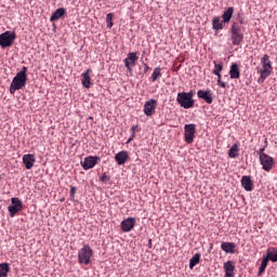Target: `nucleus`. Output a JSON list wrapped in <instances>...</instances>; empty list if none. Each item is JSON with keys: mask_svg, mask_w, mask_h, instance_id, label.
Instances as JSON below:
<instances>
[{"mask_svg": "<svg viewBox=\"0 0 277 277\" xmlns=\"http://www.w3.org/2000/svg\"><path fill=\"white\" fill-rule=\"evenodd\" d=\"M27 85V67L24 66L13 78L10 85V93L14 94L17 90H23Z\"/></svg>", "mask_w": 277, "mask_h": 277, "instance_id": "obj_1", "label": "nucleus"}, {"mask_svg": "<svg viewBox=\"0 0 277 277\" xmlns=\"http://www.w3.org/2000/svg\"><path fill=\"white\" fill-rule=\"evenodd\" d=\"M176 103H179L183 109H192L196 104V101H194V91L177 93Z\"/></svg>", "mask_w": 277, "mask_h": 277, "instance_id": "obj_2", "label": "nucleus"}, {"mask_svg": "<svg viewBox=\"0 0 277 277\" xmlns=\"http://www.w3.org/2000/svg\"><path fill=\"white\" fill-rule=\"evenodd\" d=\"M230 40L234 47H240L243 42V28L237 22H234L230 26Z\"/></svg>", "mask_w": 277, "mask_h": 277, "instance_id": "obj_3", "label": "nucleus"}, {"mask_svg": "<svg viewBox=\"0 0 277 277\" xmlns=\"http://www.w3.org/2000/svg\"><path fill=\"white\" fill-rule=\"evenodd\" d=\"M261 64L263 69L259 70L260 78L258 79V83H263V81L272 75V61H269V55L264 54L261 58Z\"/></svg>", "mask_w": 277, "mask_h": 277, "instance_id": "obj_4", "label": "nucleus"}, {"mask_svg": "<svg viewBox=\"0 0 277 277\" xmlns=\"http://www.w3.org/2000/svg\"><path fill=\"white\" fill-rule=\"evenodd\" d=\"M94 251L89 245H84L78 252V263L80 265H90Z\"/></svg>", "mask_w": 277, "mask_h": 277, "instance_id": "obj_5", "label": "nucleus"}, {"mask_svg": "<svg viewBox=\"0 0 277 277\" xmlns=\"http://www.w3.org/2000/svg\"><path fill=\"white\" fill-rule=\"evenodd\" d=\"M16 40V32L6 30L0 35V47L2 49H8V47H12L14 41Z\"/></svg>", "mask_w": 277, "mask_h": 277, "instance_id": "obj_6", "label": "nucleus"}, {"mask_svg": "<svg viewBox=\"0 0 277 277\" xmlns=\"http://www.w3.org/2000/svg\"><path fill=\"white\" fill-rule=\"evenodd\" d=\"M8 211L10 213V217H14L16 213L23 211V201L18 199V197L11 198V205L8 207Z\"/></svg>", "mask_w": 277, "mask_h": 277, "instance_id": "obj_7", "label": "nucleus"}, {"mask_svg": "<svg viewBox=\"0 0 277 277\" xmlns=\"http://www.w3.org/2000/svg\"><path fill=\"white\" fill-rule=\"evenodd\" d=\"M196 137V124L188 123L184 126V141L192 144Z\"/></svg>", "mask_w": 277, "mask_h": 277, "instance_id": "obj_8", "label": "nucleus"}, {"mask_svg": "<svg viewBox=\"0 0 277 277\" xmlns=\"http://www.w3.org/2000/svg\"><path fill=\"white\" fill-rule=\"evenodd\" d=\"M260 163L262 166V170H264L265 172H271L274 168V158L269 155H263L260 158Z\"/></svg>", "mask_w": 277, "mask_h": 277, "instance_id": "obj_9", "label": "nucleus"}, {"mask_svg": "<svg viewBox=\"0 0 277 277\" xmlns=\"http://www.w3.org/2000/svg\"><path fill=\"white\" fill-rule=\"evenodd\" d=\"M98 161H101V157L89 156L85 157L83 161H81V167L83 168V170H92V168H94V166H96Z\"/></svg>", "mask_w": 277, "mask_h": 277, "instance_id": "obj_10", "label": "nucleus"}, {"mask_svg": "<svg viewBox=\"0 0 277 277\" xmlns=\"http://www.w3.org/2000/svg\"><path fill=\"white\" fill-rule=\"evenodd\" d=\"M138 60L136 52H130L128 57L123 60V64L129 72H133L131 66H135V62Z\"/></svg>", "mask_w": 277, "mask_h": 277, "instance_id": "obj_11", "label": "nucleus"}, {"mask_svg": "<svg viewBox=\"0 0 277 277\" xmlns=\"http://www.w3.org/2000/svg\"><path fill=\"white\" fill-rule=\"evenodd\" d=\"M155 109H157V100L151 98L147 102H145L144 105V114L145 116H153V114H155Z\"/></svg>", "mask_w": 277, "mask_h": 277, "instance_id": "obj_12", "label": "nucleus"}, {"mask_svg": "<svg viewBox=\"0 0 277 277\" xmlns=\"http://www.w3.org/2000/svg\"><path fill=\"white\" fill-rule=\"evenodd\" d=\"M135 228V217H128L121 222V230L123 233H131Z\"/></svg>", "mask_w": 277, "mask_h": 277, "instance_id": "obj_13", "label": "nucleus"}, {"mask_svg": "<svg viewBox=\"0 0 277 277\" xmlns=\"http://www.w3.org/2000/svg\"><path fill=\"white\" fill-rule=\"evenodd\" d=\"M198 98H202L208 105H211L213 103V93H211V90H199L197 92Z\"/></svg>", "mask_w": 277, "mask_h": 277, "instance_id": "obj_14", "label": "nucleus"}, {"mask_svg": "<svg viewBox=\"0 0 277 277\" xmlns=\"http://www.w3.org/2000/svg\"><path fill=\"white\" fill-rule=\"evenodd\" d=\"M23 163L26 170H31L36 163V156L34 154H26L23 156Z\"/></svg>", "mask_w": 277, "mask_h": 277, "instance_id": "obj_15", "label": "nucleus"}, {"mask_svg": "<svg viewBox=\"0 0 277 277\" xmlns=\"http://www.w3.org/2000/svg\"><path fill=\"white\" fill-rule=\"evenodd\" d=\"M241 185L245 192H252V189H254V182H252V177L250 175H243L241 177Z\"/></svg>", "mask_w": 277, "mask_h": 277, "instance_id": "obj_16", "label": "nucleus"}, {"mask_svg": "<svg viewBox=\"0 0 277 277\" xmlns=\"http://www.w3.org/2000/svg\"><path fill=\"white\" fill-rule=\"evenodd\" d=\"M115 161H117L118 166H124L127 161H129V151L121 150L115 155Z\"/></svg>", "mask_w": 277, "mask_h": 277, "instance_id": "obj_17", "label": "nucleus"}, {"mask_svg": "<svg viewBox=\"0 0 277 277\" xmlns=\"http://www.w3.org/2000/svg\"><path fill=\"white\" fill-rule=\"evenodd\" d=\"M92 72V69H87V72H82L81 77V83L84 88L90 89L92 85V78L90 77V74Z\"/></svg>", "mask_w": 277, "mask_h": 277, "instance_id": "obj_18", "label": "nucleus"}, {"mask_svg": "<svg viewBox=\"0 0 277 277\" xmlns=\"http://www.w3.org/2000/svg\"><path fill=\"white\" fill-rule=\"evenodd\" d=\"M235 248H237L235 242H222L221 245V250L226 254H235Z\"/></svg>", "mask_w": 277, "mask_h": 277, "instance_id": "obj_19", "label": "nucleus"}, {"mask_svg": "<svg viewBox=\"0 0 277 277\" xmlns=\"http://www.w3.org/2000/svg\"><path fill=\"white\" fill-rule=\"evenodd\" d=\"M230 79H239L241 77V71L239 70V65L237 63H233L229 69Z\"/></svg>", "mask_w": 277, "mask_h": 277, "instance_id": "obj_20", "label": "nucleus"}, {"mask_svg": "<svg viewBox=\"0 0 277 277\" xmlns=\"http://www.w3.org/2000/svg\"><path fill=\"white\" fill-rule=\"evenodd\" d=\"M66 14V9L58 8L55 12L51 15L50 21L51 23H55V21H60Z\"/></svg>", "mask_w": 277, "mask_h": 277, "instance_id": "obj_21", "label": "nucleus"}, {"mask_svg": "<svg viewBox=\"0 0 277 277\" xmlns=\"http://www.w3.org/2000/svg\"><path fill=\"white\" fill-rule=\"evenodd\" d=\"M233 14H235V8L234 6L227 8L222 15L223 23H230V18H233Z\"/></svg>", "mask_w": 277, "mask_h": 277, "instance_id": "obj_22", "label": "nucleus"}, {"mask_svg": "<svg viewBox=\"0 0 277 277\" xmlns=\"http://www.w3.org/2000/svg\"><path fill=\"white\" fill-rule=\"evenodd\" d=\"M212 29H214V31H220V29H224V21L220 22V16L213 17Z\"/></svg>", "mask_w": 277, "mask_h": 277, "instance_id": "obj_23", "label": "nucleus"}, {"mask_svg": "<svg viewBox=\"0 0 277 277\" xmlns=\"http://www.w3.org/2000/svg\"><path fill=\"white\" fill-rule=\"evenodd\" d=\"M239 147L237 146V144H234L229 150H228V157H230L232 159H236V157H239Z\"/></svg>", "mask_w": 277, "mask_h": 277, "instance_id": "obj_24", "label": "nucleus"}, {"mask_svg": "<svg viewBox=\"0 0 277 277\" xmlns=\"http://www.w3.org/2000/svg\"><path fill=\"white\" fill-rule=\"evenodd\" d=\"M200 263V253H196L190 260H189V269H194Z\"/></svg>", "mask_w": 277, "mask_h": 277, "instance_id": "obj_25", "label": "nucleus"}, {"mask_svg": "<svg viewBox=\"0 0 277 277\" xmlns=\"http://www.w3.org/2000/svg\"><path fill=\"white\" fill-rule=\"evenodd\" d=\"M9 272H10V264L8 263L0 264V277H8Z\"/></svg>", "mask_w": 277, "mask_h": 277, "instance_id": "obj_26", "label": "nucleus"}, {"mask_svg": "<svg viewBox=\"0 0 277 277\" xmlns=\"http://www.w3.org/2000/svg\"><path fill=\"white\" fill-rule=\"evenodd\" d=\"M106 24H107V29H111V27H114V13H108L106 15Z\"/></svg>", "mask_w": 277, "mask_h": 277, "instance_id": "obj_27", "label": "nucleus"}, {"mask_svg": "<svg viewBox=\"0 0 277 277\" xmlns=\"http://www.w3.org/2000/svg\"><path fill=\"white\" fill-rule=\"evenodd\" d=\"M161 77V67H156L151 74V80L157 81Z\"/></svg>", "mask_w": 277, "mask_h": 277, "instance_id": "obj_28", "label": "nucleus"}, {"mask_svg": "<svg viewBox=\"0 0 277 277\" xmlns=\"http://www.w3.org/2000/svg\"><path fill=\"white\" fill-rule=\"evenodd\" d=\"M236 21L237 23H239V25H246V16L243 14V12H238L236 15Z\"/></svg>", "mask_w": 277, "mask_h": 277, "instance_id": "obj_29", "label": "nucleus"}, {"mask_svg": "<svg viewBox=\"0 0 277 277\" xmlns=\"http://www.w3.org/2000/svg\"><path fill=\"white\" fill-rule=\"evenodd\" d=\"M224 271L225 272H235V264L233 261H227L224 263Z\"/></svg>", "mask_w": 277, "mask_h": 277, "instance_id": "obj_30", "label": "nucleus"}, {"mask_svg": "<svg viewBox=\"0 0 277 277\" xmlns=\"http://www.w3.org/2000/svg\"><path fill=\"white\" fill-rule=\"evenodd\" d=\"M224 69V65L222 64H217L215 61H214V69H213V75H220V71Z\"/></svg>", "mask_w": 277, "mask_h": 277, "instance_id": "obj_31", "label": "nucleus"}, {"mask_svg": "<svg viewBox=\"0 0 277 277\" xmlns=\"http://www.w3.org/2000/svg\"><path fill=\"white\" fill-rule=\"evenodd\" d=\"M266 256L268 258V261H272L273 263H277V252L272 253V251H267Z\"/></svg>", "mask_w": 277, "mask_h": 277, "instance_id": "obj_32", "label": "nucleus"}, {"mask_svg": "<svg viewBox=\"0 0 277 277\" xmlns=\"http://www.w3.org/2000/svg\"><path fill=\"white\" fill-rule=\"evenodd\" d=\"M110 180H111V177L109 175H107V173H103L102 176L100 177V181L102 183H109Z\"/></svg>", "mask_w": 277, "mask_h": 277, "instance_id": "obj_33", "label": "nucleus"}, {"mask_svg": "<svg viewBox=\"0 0 277 277\" xmlns=\"http://www.w3.org/2000/svg\"><path fill=\"white\" fill-rule=\"evenodd\" d=\"M268 263H269V258H267V255H266V256H264V258L262 259L261 266L267 268Z\"/></svg>", "mask_w": 277, "mask_h": 277, "instance_id": "obj_34", "label": "nucleus"}, {"mask_svg": "<svg viewBox=\"0 0 277 277\" xmlns=\"http://www.w3.org/2000/svg\"><path fill=\"white\" fill-rule=\"evenodd\" d=\"M75 194H77V187L70 186V198L75 200Z\"/></svg>", "mask_w": 277, "mask_h": 277, "instance_id": "obj_35", "label": "nucleus"}, {"mask_svg": "<svg viewBox=\"0 0 277 277\" xmlns=\"http://www.w3.org/2000/svg\"><path fill=\"white\" fill-rule=\"evenodd\" d=\"M266 147H267V146H264V147L260 148V149L256 151V154L259 155L260 159L263 157V155H267V154H265V148H266Z\"/></svg>", "mask_w": 277, "mask_h": 277, "instance_id": "obj_36", "label": "nucleus"}, {"mask_svg": "<svg viewBox=\"0 0 277 277\" xmlns=\"http://www.w3.org/2000/svg\"><path fill=\"white\" fill-rule=\"evenodd\" d=\"M131 131H132V133L135 134V131H136V133H140V131H142V129L140 128V126H133V127L131 128Z\"/></svg>", "mask_w": 277, "mask_h": 277, "instance_id": "obj_37", "label": "nucleus"}, {"mask_svg": "<svg viewBox=\"0 0 277 277\" xmlns=\"http://www.w3.org/2000/svg\"><path fill=\"white\" fill-rule=\"evenodd\" d=\"M217 85L220 87V88H226V85H228V83H226V82H223L222 80H220V79H217Z\"/></svg>", "mask_w": 277, "mask_h": 277, "instance_id": "obj_38", "label": "nucleus"}, {"mask_svg": "<svg viewBox=\"0 0 277 277\" xmlns=\"http://www.w3.org/2000/svg\"><path fill=\"white\" fill-rule=\"evenodd\" d=\"M265 269H267L265 266H260L259 272H258V276H262L263 273L265 272Z\"/></svg>", "mask_w": 277, "mask_h": 277, "instance_id": "obj_39", "label": "nucleus"}, {"mask_svg": "<svg viewBox=\"0 0 277 277\" xmlns=\"http://www.w3.org/2000/svg\"><path fill=\"white\" fill-rule=\"evenodd\" d=\"M225 277H235V272H225Z\"/></svg>", "mask_w": 277, "mask_h": 277, "instance_id": "obj_40", "label": "nucleus"}, {"mask_svg": "<svg viewBox=\"0 0 277 277\" xmlns=\"http://www.w3.org/2000/svg\"><path fill=\"white\" fill-rule=\"evenodd\" d=\"M148 70H150V67L148 66V64L144 63V72H148Z\"/></svg>", "mask_w": 277, "mask_h": 277, "instance_id": "obj_41", "label": "nucleus"}, {"mask_svg": "<svg viewBox=\"0 0 277 277\" xmlns=\"http://www.w3.org/2000/svg\"><path fill=\"white\" fill-rule=\"evenodd\" d=\"M133 137H135V133H132L131 137L127 141V144H130V142H133Z\"/></svg>", "mask_w": 277, "mask_h": 277, "instance_id": "obj_42", "label": "nucleus"}, {"mask_svg": "<svg viewBox=\"0 0 277 277\" xmlns=\"http://www.w3.org/2000/svg\"><path fill=\"white\" fill-rule=\"evenodd\" d=\"M217 79H220V81H222V74L219 72V75H216Z\"/></svg>", "mask_w": 277, "mask_h": 277, "instance_id": "obj_43", "label": "nucleus"}, {"mask_svg": "<svg viewBox=\"0 0 277 277\" xmlns=\"http://www.w3.org/2000/svg\"><path fill=\"white\" fill-rule=\"evenodd\" d=\"M149 246H153V240L151 239H149Z\"/></svg>", "mask_w": 277, "mask_h": 277, "instance_id": "obj_44", "label": "nucleus"}]
</instances>
